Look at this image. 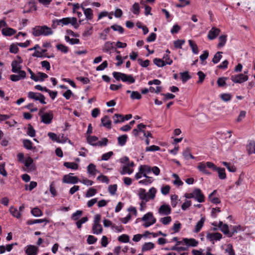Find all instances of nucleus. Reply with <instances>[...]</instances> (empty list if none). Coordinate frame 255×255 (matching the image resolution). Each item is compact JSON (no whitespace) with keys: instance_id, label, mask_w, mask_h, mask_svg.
<instances>
[{"instance_id":"nucleus-42","label":"nucleus","mask_w":255,"mask_h":255,"mask_svg":"<svg viewBox=\"0 0 255 255\" xmlns=\"http://www.w3.org/2000/svg\"><path fill=\"white\" fill-rule=\"evenodd\" d=\"M31 214L35 217H39L42 216V211L37 207L34 208L31 211Z\"/></svg>"},{"instance_id":"nucleus-63","label":"nucleus","mask_w":255,"mask_h":255,"mask_svg":"<svg viewBox=\"0 0 255 255\" xmlns=\"http://www.w3.org/2000/svg\"><path fill=\"white\" fill-rule=\"evenodd\" d=\"M160 221L163 225H167L171 221V218L170 216L165 217L164 218H161L160 219Z\"/></svg>"},{"instance_id":"nucleus-45","label":"nucleus","mask_w":255,"mask_h":255,"mask_svg":"<svg viewBox=\"0 0 255 255\" xmlns=\"http://www.w3.org/2000/svg\"><path fill=\"white\" fill-rule=\"evenodd\" d=\"M82 211L78 210L75 213H73L72 215L71 218L74 221L78 220L79 218L82 215Z\"/></svg>"},{"instance_id":"nucleus-54","label":"nucleus","mask_w":255,"mask_h":255,"mask_svg":"<svg viewBox=\"0 0 255 255\" xmlns=\"http://www.w3.org/2000/svg\"><path fill=\"white\" fill-rule=\"evenodd\" d=\"M138 64L142 66V67H147L150 63V61L149 60H145L144 61H143L141 59H138L137 60Z\"/></svg>"},{"instance_id":"nucleus-37","label":"nucleus","mask_w":255,"mask_h":255,"mask_svg":"<svg viewBox=\"0 0 255 255\" xmlns=\"http://www.w3.org/2000/svg\"><path fill=\"white\" fill-rule=\"evenodd\" d=\"M98 139V137L96 136H88L87 137L88 142L93 145H97L98 143L95 142H96Z\"/></svg>"},{"instance_id":"nucleus-21","label":"nucleus","mask_w":255,"mask_h":255,"mask_svg":"<svg viewBox=\"0 0 255 255\" xmlns=\"http://www.w3.org/2000/svg\"><path fill=\"white\" fill-rule=\"evenodd\" d=\"M113 42L110 41L106 42L103 47L102 50L103 52L111 53L110 51L113 48Z\"/></svg>"},{"instance_id":"nucleus-2","label":"nucleus","mask_w":255,"mask_h":255,"mask_svg":"<svg viewBox=\"0 0 255 255\" xmlns=\"http://www.w3.org/2000/svg\"><path fill=\"white\" fill-rule=\"evenodd\" d=\"M141 221L145 222L143 226L144 227L147 228L154 224L156 222V220L153 217V214L152 213L148 212L142 217L141 218Z\"/></svg>"},{"instance_id":"nucleus-25","label":"nucleus","mask_w":255,"mask_h":255,"mask_svg":"<svg viewBox=\"0 0 255 255\" xmlns=\"http://www.w3.org/2000/svg\"><path fill=\"white\" fill-rule=\"evenodd\" d=\"M128 137L126 134H123L118 137V143L121 146H124L127 142Z\"/></svg>"},{"instance_id":"nucleus-26","label":"nucleus","mask_w":255,"mask_h":255,"mask_svg":"<svg viewBox=\"0 0 255 255\" xmlns=\"http://www.w3.org/2000/svg\"><path fill=\"white\" fill-rule=\"evenodd\" d=\"M82 8L86 18L88 19H92L93 16V10L92 9L90 8H85L84 7Z\"/></svg>"},{"instance_id":"nucleus-59","label":"nucleus","mask_w":255,"mask_h":255,"mask_svg":"<svg viewBox=\"0 0 255 255\" xmlns=\"http://www.w3.org/2000/svg\"><path fill=\"white\" fill-rule=\"evenodd\" d=\"M117 190V185L116 184L111 185L108 187L109 192L112 194L114 195Z\"/></svg>"},{"instance_id":"nucleus-48","label":"nucleus","mask_w":255,"mask_h":255,"mask_svg":"<svg viewBox=\"0 0 255 255\" xmlns=\"http://www.w3.org/2000/svg\"><path fill=\"white\" fill-rule=\"evenodd\" d=\"M97 193V190L93 188H90L89 189V190L87 191L86 193V197H90L94 195H95Z\"/></svg>"},{"instance_id":"nucleus-17","label":"nucleus","mask_w":255,"mask_h":255,"mask_svg":"<svg viewBox=\"0 0 255 255\" xmlns=\"http://www.w3.org/2000/svg\"><path fill=\"white\" fill-rule=\"evenodd\" d=\"M101 122L103 126L110 129L111 128L112 122L110 120L109 117L107 116H104L101 119Z\"/></svg>"},{"instance_id":"nucleus-5","label":"nucleus","mask_w":255,"mask_h":255,"mask_svg":"<svg viewBox=\"0 0 255 255\" xmlns=\"http://www.w3.org/2000/svg\"><path fill=\"white\" fill-rule=\"evenodd\" d=\"M73 173H70L63 176L62 181L68 184H75L78 182L79 179L77 176H73Z\"/></svg>"},{"instance_id":"nucleus-16","label":"nucleus","mask_w":255,"mask_h":255,"mask_svg":"<svg viewBox=\"0 0 255 255\" xmlns=\"http://www.w3.org/2000/svg\"><path fill=\"white\" fill-rule=\"evenodd\" d=\"M38 251V248L33 245L28 246L26 250L27 255H36Z\"/></svg>"},{"instance_id":"nucleus-31","label":"nucleus","mask_w":255,"mask_h":255,"mask_svg":"<svg viewBox=\"0 0 255 255\" xmlns=\"http://www.w3.org/2000/svg\"><path fill=\"white\" fill-rule=\"evenodd\" d=\"M154 248V245L151 242L145 243L142 247V251L145 252L151 250Z\"/></svg>"},{"instance_id":"nucleus-4","label":"nucleus","mask_w":255,"mask_h":255,"mask_svg":"<svg viewBox=\"0 0 255 255\" xmlns=\"http://www.w3.org/2000/svg\"><path fill=\"white\" fill-rule=\"evenodd\" d=\"M58 21L62 26L63 25H67L69 23H71L72 25H74L76 28H77L79 26L78 24H77V20L76 17H65L61 19H58Z\"/></svg>"},{"instance_id":"nucleus-22","label":"nucleus","mask_w":255,"mask_h":255,"mask_svg":"<svg viewBox=\"0 0 255 255\" xmlns=\"http://www.w3.org/2000/svg\"><path fill=\"white\" fill-rule=\"evenodd\" d=\"M93 233L94 234H100L103 231V228L100 224H94L92 228Z\"/></svg>"},{"instance_id":"nucleus-11","label":"nucleus","mask_w":255,"mask_h":255,"mask_svg":"<svg viewBox=\"0 0 255 255\" xmlns=\"http://www.w3.org/2000/svg\"><path fill=\"white\" fill-rule=\"evenodd\" d=\"M220 31L221 30L220 29L215 27H212L211 29L209 31L207 36L208 39L210 40L214 39L220 34Z\"/></svg>"},{"instance_id":"nucleus-32","label":"nucleus","mask_w":255,"mask_h":255,"mask_svg":"<svg viewBox=\"0 0 255 255\" xmlns=\"http://www.w3.org/2000/svg\"><path fill=\"white\" fill-rule=\"evenodd\" d=\"M204 221H205V219L204 218H202L200 219V220L199 222H198V223H197V224L195 226V230H194V232L195 233H198L200 231V230L201 229V228H202V227L203 226Z\"/></svg>"},{"instance_id":"nucleus-18","label":"nucleus","mask_w":255,"mask_h":255,"mask_svg":"<svg viewBox=\"0 0 255 255\" xmlns=\"http://www.w3.org/2000/svg\"><path fill=\"white\" fill-rule=\"evenodd\" d=\"M122 81L127 82L128 84L133 83L135 82V79L131 75H127L123 73Z\"/></svg>"},{"instance_id":"nucleus-15","label":"nucleus","mask_w":255,"mask_h":255,"mask_svg":"<svg viewBox=\"0 0 255 255\" xmlns=\"http://www.w3.org/2000/svg\"><path fill=\"white\" fill-rule=\"evenodd\" d=\"M246 148L249 154H255V141L251 140L247 145Z\"/></svg>"},{"instance_id":"nucleus-35","label":"nucleus","mask_w":255,"mask_h":255,"mask_svg":"<svg viewBox=\"0 0 255 255\" xmlns=\"http://www.w3.org/2000/svg\"><path fill=\"white\" fill-rule=\"evenodd\" d=\"M64 166L72 169H77L78 168V164L75 162H65L64 163Z\"/></svg>"},{"instance_id":"nucleus-27","label":"nucleus","mask_w":255,"mask_h":255,"mask_svg":"<svg viewBox=\"0 0 255 255\" xmlns=\"http://www.w3.org/2000/svg\"><path fill=\"white\" fill-rule=\"evenodd\" d=\"M9 211L13 217L18 219L21 217V214L20 212L18 211L16 208L13 207V206L10 207Z\"/></svg>"},{"instance_id":"nucleus-28","label":"nucleus","mask_w":255,"mask_h":255,"mask_svg":"<svg viewBox=\"0 0 255 255\" xmlns=\"http://www.w3.org/2000/svg\"><path fill=\"white\" fill-rule=\"evenodd\" d=\"M156 193V190L154 187H152L149 190L148 192L146 193L147 194L148 201L150 199L153 200L154 199Z\"/></svg>"},{"instance_id":"nucleus-60","label":"nucleus","mask_w":255,"mask_h":255,"mask_svg":"<svg viewBox=\"0 0 255 255\" xmlns=\"http://www.w3.org/2000/svg\"><path fill=\"white\" fill-rule=\"evenodd\" d=\"M50 191L53 196H56L57 195V192L55 188V183L54 181L52 182L50 185Z\"/></svg>"},{"instance_id":"nucleus-38","label":"nucleus","mask_w":255,"mask_h":255,"mask_svg":"<svg viewBox=\"0 0 255 255\" xmlns=\"http://www.w3.org/2000/svg\"><path fill=\"white\" fill-rule=\"evenodd\" d=\"M219 42L218 44V46L221 47L225 45V43H226L227 41V35H221L219 37Z\"/></svg>"},{"instance_id":"nucleus-61","label":"nucleus","mask_w":255,"mask_h":255,"mask_svg":"<svg viewBox=\"0 0 255 255\" xmlns=\"http://www.w3.org/2000/svg\"><path fill=\"white\" fill-rule=\"evenodd\" d=\"M113 75L117 81H119L121 80L122 81L123 73L118 72H114L113 73Z\"/></svg>"},{"instance_id":"nucleus-43","label":"nucleus","mask_w":255,"mask_h":255,"mask_svg":"<svg viewBox=\"0 0 255 255\" xmlns=\"http://www.w3.org/2000/svg\"><path fill=\"white\" fill-rule=\"evenodd\" d=\"M88 220L87 217H84L81 218L80 220H78L76 223V226L78 229H80L82 227V225L86 222Z\"/></svg>"},{"instance_id":"nucleus-64","label":"nucleus","mask_w":255,"mask_h":255,"mask_svg":"<svg viewBox=\"0 0 255 255\" xmlns=\"http://www.w3.org/2000/svg\"><path fill=\"white\" fill-rule=\"evenodd\" d=\"M170 187L169 185L163 186L161 187V192L163 195H167L169 193Z\"/></svg>"},{"instance_id":"nucleus-62","label":"nucleus","mask_w":255,"mask_h":255,"mask_svg":"<svg viewBox=\"0 0 255 255\" xmlns=\"http://www.w3.org/2000/svg\"><path fill=\"white\" fill-rule=\"evenodd\" d=\"M48 136L53 140L54 141H56L58 142L59 141V139L58 138V136L56 134L53 133V132H48Z\"/></svg>"},{"instance_id":"nucleus-55","label":"nucleus","mask_w":255,"mask_h":255,"mask_svg":"<svg viewBox=\"0 0 255 255\" xmlns=\"http://www.w3.org/2000/svg\"><path fill=\"white\" fill-rule=\"evenodd\" d=\"M221 99L224 102H228L231 100L232 96L230 94L224 93L221 95Z\"/></svg>"},{"instance_id":"nucleus-20","label":"nucleus","mask_w":255,"mask_h":255,"mask_svg":"<svg viewBox=\"0 0 255 255\" xmlns=\"http://www.w3.org/2000/svg\"><path fill=\"white\" fill-rule=\"evenodd\" d=\"M11 71L13 73H18L21 71V66L20 64L17 63L16 60H13L11 62Z\"/></svg>"},{"instance_id":"nucleus-47","label":"nucleus","mask_w":255,"mask_h":255,"mask_svg":"<svg viewBox=\"0 0 255 255\" xmlns=\"http://www.w3.org/2000/svg\"><path fill=\"white\" fill-rule=\"evenodd\" d=\"M225 252L228 253V255H235L233 246L231 244H228L227 248L225 249Z\"/></svg>"},{"instance_id":"nucleus-40","label":"nucleus","mask_w":255,"mask_h":255,"mask_svg":"<svg viewBox=\"0 0 255 255\" xmlns=\"http://www.w3.org/2000/svg\"><path fill=\"white\" fill-rule=\"evenodd\" d=\"M27 134L32 137L35 136V131L30 124L28 125Z\"/></svg>"},{"instance_id":"nucleus-23","label":"nucleus","mask_w":255,"mask_h":255,"mask_svg":"<svg viewBox=\"0 0 255 255\" xmlns=\"http://www.w3.org/2000/svg\"><path fill=\"white\" fill-rule=\"evenodd\" d=\"M16 33V30L12 28H6L2 29V33L5 36H10Z\"/></svg>"},{"instance_id":"nucleus-33","label":"nucleus","mask_w":255,"mask_h":255,"mask_svg":"<svg viewBox=\"0 0 255 255\" xmlns=\"http://www.w3.org/2000/svg\"><path fill=\"white\" fill-rule=\"evenodd\" d=\"M87 170L90 174L95 175L97 171L95 165L93 163H90L87 167Z\"/></svg>"},{"instance_id":"nucleus-44","label":"nucleus","mask_w":255,"mask_h":255,"mask_svg":"<svg viewBox=\"0 0 255 255\" xmlns=\"http://www.w3.org/2000/svg\"><path fill=\"white\" fill-rule=\"evenodd\" d=\"M23 144L24 147L27 149H32V143L28 139H24L23 140Z\"/></svg>"},{"instance_id":"nucleus-53","label":"nucleus","mask_w":255,"mask_h":255,"mask_svg":"<svg viewBox=\"0 0 255 255\" xmlns=\"http://www.w3.org/2000/svg\"><path fill=\"white\" fill-rule=\"evenodd\" d=\"M130 98L132 100H139L141 98V96L140 93L137 91H132L131 94L130 95Z\"/></svg>"},{"instance_id":"nucleus-10","label":"nucleus","mask_w":255,"mask_h":255,"mask_svg":"<svg viewBox=\"0 0 255 255\" xmlns=\"http://www.w3.org/2000/svg\"><path fill=\"white\" fill-rule=\"evenodd\" d=\"M194 199L200 203L205 201V196L200 189L196 188L194 190Z\"/></svg>"},{"instance_id":"nucleus-6","label":"nucleus","mask_w":255,"mask_h":255,"mask_svg":"<svg viewBox=\"0 0 255 255\" xmlns=\"http://www.w3.org/2000/svg\"><path fill=\"white\" fill-rule=\"evenodd\" d=\"M231 79L235 83H242L248 80V76L244 74H240L237 75H232Z\"/></svg>"},{"instance_id":"nucleus-12","label":"nucleus","mask_w":255,"mask_h":255,"mask_svg":"<svg viewBox=\"0 0 255 255\" xmlns=\"http://www.w3.org/2000/svg\"><path fill=\"white\" fill-rule=\"evenodd\" d=\"M171 208L168 205H162L158 209V213L161 215H168L171 213Z\"/></svg>"},{"instance_id":"nucleus-9","label":"nucleus","mask_w":255,"mask_h":255,"mask_svg":"<svg viewBox=\"0 0 255 255\" xmlns=\"http://www.w3.org/2000/svg\"><path fill=\"white\" fill-rule=\"evenodd\" d=\"M134 166V163L133 161H131V163L125 165L123 166L122 170L121 171L122 175L128 174H130L133 172V169L132 167Z\"/></svg>"},{"instance_id":"nucleus-41","label":"nucleus","mask_w":255,"mask_h":255,"mask_svg":"<svg viewBox=\"0 0 255 255\" xmlns=\"http://www.w3.org/2000/svg\"><path fill=\"white\" fill-rule=\"evenodd\" d=\"M180 3H176L175 4V6L176 7H183L186 5H189L190 3V2L189 0H178Z\"/></svg>"},{"instance_id":"nucleus-50","label":"nucleus","mask_w":255,"mask_h":255,"mask_svg":"<svg viewBox=\"0 0 255 255\" xmlns=\"http://www.w3.org/2000/svg\"><path fill=\"white\" fill-rule=\"evenodd\" d=\"M56 47L58 50L65 53H66L68 50V48L62 44H57Z\"/></svg>"},{"instance_id":"nucleus-19","label":"nucleus","mask_w":255,"mask_h":255,"mask_svg":"<svg viewBox=\"0 0 255 255\" xmlns=\"http://www.w3.org/2000/svg\"><path fill=\"white\" fill-rule=\"evenodd\" d=\"M138 195L139 198L141 200H144L145 202H148L147 194L144 189L140 188L138 190Z\"/></svg>"},{"instance_id":"nucleus-34","label":"nucleus","mask_w":255,"mask_h":255,"mask_svg":"<svg viewBox=\"0 0 255 255\" xmlns=\"http://www.w3.org/2000/svg\"><path fill=\"white\" fill-rule=\"evenodd\" d=\"M222 163L227 168L228 170L230 172H235L236 171V167L234 165L231 164V163H228L226 161H223Z\"/></svg>"},{"instance_id":"nucleus-29","label":"nucleus","mask_w":255,"mask_h":255,"mask_svg":"<svg viewBox=\"0 0 255 255\" xmlns=\"http://www.w3.org/2000/svg\"><path fill=\"white\" fill-rule=\"evenodd\" d=\"M189 44L192 49L194 54H197L199 52L198 47L197 44L192 40H188Z\"/></svg>"},{"instance_id":"nucleus-39","label":"nucleus","mask_w":255,"mask_h":255,"mask_svg":"<svg viewBox=\"0 0 255 255\" xmlns=\"http://www.w3.org/2000/svg\"><path fill=\"white\" fill-rule=\"evenodd\" d=\"M131 10L133 12V13H134V14H136V15L138 14L139 13V10H140L139 3L137 2H135L133 4V5L131 8Z\"/></svg>"},{"instance_id":"nucleus-57","label":"nucleus","mask_w":255,"mask_h":255,"mask_svg":"<svg viewBox=\"0 0 255 255\" xmlns=\"http://www.w3.org/2000/svg\"><path fill=\"white\" fill-rule=\"evenodd\" d=\"M181 77L183 82H186L187 80L191 78V76L189 75L188 72H185L181 73Z\"/></svg>"},{"instance_id":"nucleus-30","label":"nucleus","mask_w":255,"mask_h":255,"mask_svg":"<svg viewBox=\"0 0 255 255\" xmlns=\"http://www.w3.org/2000/svg\"><path fill=\"white\" fill-rule=\"evenodd\" d=\"M218 173V176L221 179H225L226 178L225 169L224 168L217 167L216 170Z\"/></svg>"},{"instance_id":"nucleus-51","label":"nucleus","mask_w":255,"mask_h":255,"mask_svg":"<svg viewBox=\"0 0 255 255\" xmlns=\"http://www.w3.org/2000/svg\"><path fill=\"white\" fill-rule=\"evenodd\" d=\"M153 63L154 64L157 65L158 67H163L164 66L165 63L163 60L159 58H155L153 60Z\"/></svg>"},{"instance_id":"nucleus-14","label":"nucleus","mask_w":255,"mask_h":255,"mask_svg":"<svg viewBox=\"0 0 255 255\" xmlns=\"http://www.w3.org/2000/svg\"><path fill=\"white\" fill-rule=\"evenodd\" d=\"M206 237L208 239L210 240L211 241H213L214 240L217 241L220 240L222 237V235L221 234L219 233H207Z\"/></svg>"},{"instance_id":"nucleus-36","label":"nucleus","mask_w":255,"mask_h":255,"mask_svg":"<svg viewBox=\"0 0 255 255\" xmlns=\"http://www.w3.org/2000/svg\"><path fill=\"white\" fill-rule=\"evenodd\" d=\"M222 53H223L222 52L219 51V52H217L215 54V55L214 56V57L212 59V62H213V63L217 64V63H218L220 61V60H221V59L222 57Z\"/></svg>"},{"instance_id":"nucleus-49","label":"nucleus","mask_w":255,"mask_h":255,"mask_svg":"<svg viewBox=\"0 0 255 255\" xmlns=\"http://www.w3.org/2000/svg\"><path fill=\"white\" fill-rule=\"evenodd\" d=\"M226 77L219 78L217 80V84L219 87H223L226 85V80H227Z\"/></svg>"},{"instance_id":"nucleus-56","label":"nucleus","mask_w":255,"mask_h":255,"mask_svg":"<svg viewBox=\"0 0 255 255\" xmlns=\"http://www.w3.org/2000/svg\"><path fill=\"white\" fill-rule=\"evenodd\" d=\"M185 43L184 40H177L174 41V46L176 48H182V45Z\"/></svg>"},{"instance_id":"nucleus-58","label":"nucleus","mask_w":255,"mask_h":255,"mask_svg":"<svg viewBox=\"0 0 255 255\" xmlns=\"http://www.w3.org/2000/svg\"><path fill=\"white\" fill-rule=\"evenodd\" d=\"M111 28L114 31H118L120 33H123L124 31V28L120 25L117 24L113 25L111 26Z\"/></svg>"},{"instance_id":"nucleus-3","label":"nucleus","mask_w":255,"mask_h":255,"mask_svg":"<svg viewBox=\"0 0 255 255\" xmlns=\"http://www.w3.org/2000/svg\"><path fill=\"white\" fill-rule=\"evenodd\" d=\"M28 97L29 99H33L35 101H39L40 103L42 104H46V102H45V97L40 93L29 92L28 93Z\"/></svg>"},{"instance_id":"nucleus-1","label":"nucleus","mask_w":255,"mask_h":255,"mask_svg":"<svg viewBox=\"0 0 255 255\" xmlns=\"http://www.w3.org/2000/svg\"><path fill=\"white\" fill-rule=\"evenodd\" d=\"M32 34L34 36H39L40 35L47 36L53 33L52 29L46 26H37L32 28Z\"/></svg>"},{"instance_id":"nucleus-13","label":"nucleus","mask_w":255,"mask_h":255,"mask_svg":"<svg viewBox=\"0 0 255 255\" xmlns=\"http://www.w3.org/2000/svg\"><path fill=\"white\" fill-rule=\"evenodd\" d=\"M19 75H11L10 79L13 82H16L21 79H24L26 77V72L24 71H19Z\"/></svg>"},{"instance_id":"nucleus-46","label":"nucleus","mask_w":255,"mask_h":255,"mask_svg":"<svg viewBox=\"0 0 255 255\" xmlns=\"http://www.w3.org/2000/svg\"><path fill=\"white\" fill-rule=\"evenodd\" d=\"M118 240L122 243H128L129 241V237L128 236L124 234L118 238Z\"/></svg>"},{"instance_id":"nucleus-8","label":"nucleus","mask_w":255,"mask_h":255,"mask_svg":"<svg viewBox=\"0 0 255 255\" xmlns=\"http://www.w3.org/2000/svg\"><path fill=\"white\" fill-rule=\"evenodd\" d=\"M53 118L52 112L50 111L48 113H45L41 116V122L45 124H50Z\"/></svg>"},{"instance_id":"nucleus-24","label":"nucleus","mask_w":255,"mask_h":255,"mask_svg":"<svg viewBox=\"0 0 255 255\" xmlns=\"http://www.w3.org/2000/svg\"><path fill=\"white\" fill-rule=\"evenodd\" d=\"M183 241L185 244L192 247H196L198 244V241L194 239L185 238L183 239Z\"/></svg>"},{"instance_id":"nucleus-7","label":"nucleus","mask_w":255,"mask_h":255,"mask_svg":"<svg viewBox=\"0 0 255 255\" xmlns=\"http://www.w3.org/2000/svg\"><path fill=\"white\" fill-rule=\"evenodd\" d=\"M132 118L131 114L126 115L125 117L120 114H115L113 116L114 122L115 124H118L123 122L125 120H128Z\"/></svg>"},{"instance_id":"nucleus-52","label":"nucleus","mask_w":255,"mask_h":255,"mask_svg":"<svg viewBox=\"0 0 255 255\" xmlns=\"http://www.w3.org/2000/svg\"><path fill=\"white\" fill-rule=\"evenodd\" d=\"M139 168L143 173H149L151 171V168L149 166L146 165H141L139 167Z\"/></svg>"}]
</instances>
